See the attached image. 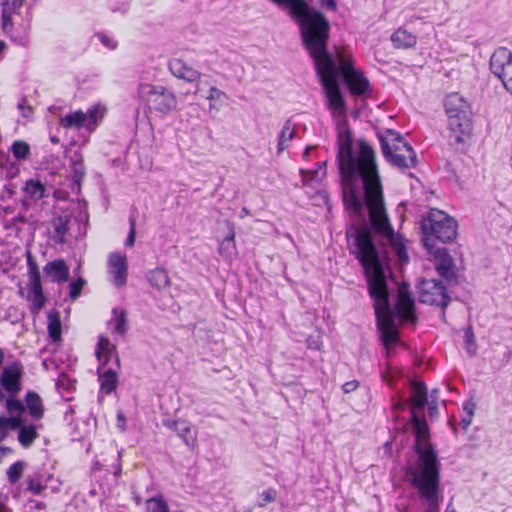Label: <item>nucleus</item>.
<instances>
[{
	"label": "nucleus",
	"instance_id": "obj_31",
	"mask_svg": "<svg viewBox=\"0 0 512 512\" xmlns=\"http://www.w3.org/2000/svg\"><path fill=\"white\" fill-rule=\"evenodd\" d=\"M113 319L115 321V332L118 334H125L128 330L127 312L121 308H114Z\"/></svg>",
	"mask_w": 512,
	"mask_h": 512
},
{
	"label": "nucleus",
	"instance_id": "obj_29",
	"mask_svg": "<svg viewBox=\"0 0 512 512\" xmlns=\"http://www.w3.org/2000/svg\"><path fill=\"white\" fill-rule=\"evenodd\" d=\"M115 347L111 345L108 338L100 336L96 356L102 365H106L112 356Z\"/></svg>",
	"mask_w": 512,
	"mask_h": 512
},
{
	"label": "nucleus",
	"instance_id": "obj_3",
	"mask_svg": "<svg viewBox=\"0 0 512 512\" xmlns=\"http://www.w3.org/2000/svg\"><path fill=\"white\" fill-rule=\"evenodd\" d=\"M347 235L354 238L353 253L364 269L368 293L374 302L376 324L382 341L385 346L395 344L398 341V332L389 303L385 274L386 252L375 245L371 232L366 228L352 226Z\"/></svg>",
	"mask_w": 512,
	"mask_h": 512
},
{
	"label": "nucleus",
	"instance_id": "obj_28",
	"mask_svg": "<svg viewBox=\"0 0 512 512\" xmlns=\"http://www.w3.org/2000/svg\"><path fill=\"white\" fill-rule=\"evenodd\" d=\"M48 332L54 342L61 340L60 313L56 310H52L48 313Z\"/></svg>",
	"mask_w": 512,
	"mask_h": 512
},
{
	"label": "nucleus",
	"instance_id": "obj_32",
	"mask_svg": "<svg viewBox=\"0 0 512 512\" xmlns=\"http://www.w3.org/2000/svg\"><path fill=\"white\" fill-rule=\"evenodd\" d=\"M176 433L188 447L195 445L196 432L192 433L191 426L186 421L182 420Z\"/></svg>",
	"mask_w": 512,
	"mask_h": 512
},
{
	"label": "nucleus",
	"instance_id": "obj_27",
	"mask_svg": "<svg viewBox=\"0 0 512 512\" xmlns=\"http://www.w3.org/2000/svg\"><path fill=\"white\" fill-rule=\"evenodd\" d=\"M37 437L36 426L33 424H22L18 430V441L24 448L30 447Z\"/></svg>",
	"mask_w": 512,
	"mask_h": 512
},
{
	"label": "nucleus",
	"instance_id": "obj_22",
	"mask_svg": "<svg viewBox=\"0 0 512 512\" xmlns=\"http://www.w3.org/2000/svg\"><path fill=\"white\" fill-rule=\"evenodd\" d=\"M103 366L98 368L99 372V381L101 385V389L109 394L116 388L117 384V374L112 368H108L107 370H103Z\"/></svg>",
	"mask_w": 512,
	"mask_h": 512
},
{
	"label": "nucleus",
	"instance_id": "obj_41",
	"mask_svg": "<svg viewBox=\"0 0 512 512\" xmlns=\"http://www.w3.org/2000/svg\"><path fill=\"white\" fill-rule=\"evenodd\" d=\"M6 408L10 414H21L25 411V406L22 401L10 397L6 400Z\"/></svg>",
	"mask_w": 512,
	"mask_h": 512
},
{
	"label": "nucleus",
	"instance_id": "obj_44",
	"mask_svg": "<svg viewBox=\"0 0 512 512\" xmlns=\"http://www.w3.org/2000/svg\"><path fill=\"white\" fill-rule=\"evenodd\" d=\"M84 284L85 281L82 278H79L70 284L69 296L72 300H76L80 296Z\"/></svg>",
	"mask_w": 512,
	"mask_h": 512
},
{
	"label": "nucleus",
	"instance_id": "obj_18",
	"mask_svg": "<svg viewBox=\"0 0 512 512\" xmlns=\"http://www.w3.org/2000/svg\"><path fill=\"white\" fill-rule=\"evenodd\" d=\"M20 377L21 372L16 365L5 367L1 376V386L11 395H15L21 389Z\"/></svg>",
	"mask_w": 512,
	"mask_h": 512
},
{
	"label": "nucleus",
	"instance_id": "obj_16",
	"mask_svg": "<svg viewBox=\"0 0 512 512\" xmlns=\"http://www.w3.org/2000/svg\"><path fill=\"white\" fill-rule=\"evenodd\" d=\"M395 311L396 314L406 322L414 323L416 321L415 301L411 296L407 283H402L398 287V299Z\"/></svg>",
	"mask_w": 512,
	"mask_h": 512
},
{
	"label": "nucleus",
	"instance_id": "obj_26",
	"mask_svg": "<svg viewBox=\"0 0 512 512\" xmlns=\"http://www.w3.org/2000/svg\"><path fill=\"white\" fill-rule=\"evenodd\" d=\"M106 113V108L100 104L94 105L89 108L85 113L86 117V129L92 131L98 125V123L103 119Z\"/></svg>",
	"mask_w": 512,
	"mask_h": 512
},
{
	"label": "nucleus",
	"instance_id": "obj_52",
	"mask_svg": "<svg viewBox=\"0 0 512 512\" xmlns=\"http://www.w3.org/2000/svg\"><path fill=\"white\" fill-rule=\"evenodd\" d=\"M320 4L322 7H325L327 9H330L332 11L337 10V3L336 0H320Z\"/></svg>",
	"mask_w": 512,
	"mask_h": 512
},
{
	"label": "nucleus",
	"instance_id": "obj_25",
	"mask_svg": "<svg viewBox=\"0 0 512 512\" xmlns=\"http://www.w3.org/2000/svg\"><path fill=\"white\" fill-rule=\"evenodd\" d=\"M391 41L396 48H410L416 44V37L404 29H398L392 34Z\"/></svg>",
	"mask_w": 512,
	"mask_h": 512
},
{
	"label": "nucleus",
	"instance_id": "obj_8",
	"mask_svg": "<svg viewBox=\"0 0 512 512\" xmlns=\"http://www.w3.org/2000/svg\"><path fill=\"white\" fill-rule=\"evenodd\" d=\"M315 68L327 98L328 107L334 112L343 113L345 102L337 82L338 69L334 60L317 64Z\"/></svg>",
	"mask_w": 512,
	"mask_h": 512
},
{
	"label": "nucleus",
	"instance_id": "obj_24",
	"mask_svg": "<svg viewBox=\"0 0 512 512\" xmlns=\"http://www.w3.org/2000/svg\"><path fill=\"white\" fill-rule=\"evenodd\" d=\"M26 407L32 418L38 420L43 417L44 408L40 396L33 391L26 394Z\"/></svg>",
	"mask_w": 512,
	"mask_h": 512
},
{
	"label": "nucleus",
	"instance_id": "obj_46",
	"mask_svg": "<svg viewBox=\"0 0 512 512\" xmlns=\"http://www.w3.org/2000/svg\"><path fill=\"white\" fill-rule=\"evenodd\" d=\"M226 96V94L219 90L217 87L215 86H211L209 88V93L208 95L204 96L205 99L209 100L210 102H216V101H220L222 97Z\"/></svg>",
	"mask_w": 512,
	"mask_h": 512
},
{
	"label": "nucleus",
	"instance_id": "obj_47",
	"mask_svg": "<svg viewBox=\"0 0 512 512\" xmlns=\"http://www.w3.org/2000/svg\"><path fill=\"white\" fill-rule=\"evenodd\" d=\"M276 498V491L274 489H268L261 494L260 507H264L267 503L273 502Z\"/></svg>",
	"mask_w": 512,
	"mask_h": 512
},
{
	"label": "nucleus",
	"instance_id": "obj_40",
	"mask_svg": "<svg viewBox=\"0 0 512 512\" xmlns=\"http://www.w3.org/2000/svg\"><path fill=\"white\" fill-rule=\"evenodd\" d=\"M23 469H24L23 462L18 461L16 463L12 464L7 470L8 480L11 483L17 482L23 473Z\"/></svg>",
	"mask_w": 512,
	"mask_h": 512
},
{
	"label": "nucleus",
	"instance_id": "obj_1",
	"mask_svg": "<svg viewBox=\"0 0 512 512\" xmlns=\"http://www.w3.org/2000/svg\"><path fill=\"white\" fill-rule=\"evenodd\" d=\"M358 147L357 151L352 149V140L348 134L340 137L337 160L344 205L359 220L365 219L364 205L355 187V181L361 179L364 203L373 231L391 245L401 263H406L409 260L406 247L395 233L387 214L375 152L364 139L358 141Z\"/></svg>",
	"mask_w": 512,
	"mask_h": 512
},
{
	"label": "nucleus",
	"instance_id": "obj_62",
	"mask_svg": "<svg viewBox=\"0 0 512 512\" xmlns=\"http://www.w3.org/2000/svg\"><path fill=\"white\" fill-rule=\"evenodd\" d=\"M250 214L249 210L246 208V207H243L242 210H241V214H240V217H245V216H248Z\"/></svg>",
	"mask_w": 512,
	"mask_h": 512
},
{
	"label": "nucleus",
	"instance_id": "obj_34",
	"mask_svg": "<svg viewBox=\"0 0 512 512\" xmlns=\"http://www.w3.org/2000/svg\"><path fill=\"white\" fill-rule=\"evenodd\" d=\"M282 10L288 11L290 17L306 2V0H271Z\"/></svg>",
	"mask_w": 512,
	"mask_h": 512
},
{
	"label": "nucleus",
	"instance_id": "obj_21",
	"mask_svg": "<svg viewBox=\"0 0 512 512\" xmlns=\"http://www.w3.org/2000/svg\"><path fill=\"white\" fill-rule=\"evenodd\" d=\"M147 280L152 287L162 290L170 286V278L168 272L163 268H156L147 274Z\"/></svg>",
	"mask_w": 512,
	"mask_h": 512
},
{
	"label": "nucleus",
	"instance_id": "obj_17",
	"mask_svg": "<svg viewBox=\"0 0 512 512\" xmlns=\"http://www.w3.org/2000/svg\"><path fill=\"white\" fill-rule=\"evenodd\" d=\"M108 272L112 277V283L116 287H122L127 282L128 265L126 256L114 252L109 255Z\"/></svg>",
	"mask_w": 512,
	"mask_h": 512
},
{
	"label": "nucleus",
	"instance_id": "obj_15",
	"mask_svg": "<svg viewBox=\"0 0 512 512\" xmlns=\"http://www.w3.org/2000/svg\"><path fill=\"white\" fill-rule=\"evenodd\" d=\"M169 71L178 79H182L188 83H197L196 93L202 91L201 81L202 74L189 66L180 58H173L168 63Z\"/></svg>",
	"mask_w": 512,
	"mask_h": 512
},
{
	"label": "nucleus",
	"instance_id": "obj_33",
	"mask_svg": "<svg viewBox=\"0 0 512 512\" xmlns=\"http://www.w3.org/2000/svg\"><path fill=\"white\" fill-rule=\"evenodd\" d=\"M11 152L17 160H26L30 154V146L25 141L16 140L11 146Z\"/></svg>",
	"mask_w": 512,
	"mask_h": 512
},
{
	"label": "nucleus",
	"instance_id": "obj_13",
	"mask_svg": "<svg viewBox=\"0 0 512 512\" xmlns=\"http://www.w3.org/2000/svg\"><path fill=\"white\" fill-rule=\"evenodd\" d=\"M434 266L438 274L445 280L446 285L452 286L456 283V265L446 249L438 248L435 250Z\"/></svg>",
	"mask_w": 512,
	"mask_h": 512
},
{
	"label": "nucleus",
	"instance_id": "obj_48",
	"mask_svg": "<svg viewBox=\"0 0 512 512\" xmlns=\"http://www.w3.org/2000/svg\"><path fill=\"white\" fill-rule=\"evenodd\" d=\"M18 109L22 112V116L25 118H30L33 114V108L28 104L25 98L18 103Z\"/></svg>",
	"mask_w": 512,
	"mask_h": 512
},
{
	"label": "nucleus",
	"instance_id": "obj_20",
	"mask_svg": "<svg viewBox=\"0 0 512 512\" xmlns=\"http://www.w3.org/2000/svg\"><path fill=\"white\" fill-rule=\"evenodd\" d=\"M44 273L53 282H65L69 278V268L62 259L47 263L44 267Z\"/></svg>",
	"mask_w": 512,
	"mask_h": 512
},
{
	"label": "nucleus",
	"instance_id": "obj_58",
	"mask_svg": "<svg viewBox=\"0 0 512 512\" xmlns=\"http://www.w3.org/2000/svg\"><path fill=\"white\" fill-rule=\"evenodd\" d=\"M101 42L107 47L114 48V45H110L109 39L105 36H101Z\"/></svg>",
	"mask_w": 512,
	"mask_h": 512
},
{
	"label": "nucleus",
	"instance_id": "obj_37",
	"mask_svg": "<svg viewBox=\"0 0 512 512\" xmlns=\"http://www.w3.org/2000/svg\"><path fill=\"white\" fill-rule=\"evenodd\" d=\"M23 419L20 415H15L11 417H0V433L4 432L7 428H10L11 430H16L22 426Z\"/></svg>",
	"mask_w": 512,
	"mask_h": 512
},
{
	"label": "nucleus",
	"instance_id": "obj_63",
	"mask_svg": "<svg viewBox=\"0 0 512 512\" xmlns=\"http://www.w3.org/2000/svg\"><path fill=\"white\" fill-rule=\"evenodd\" d=\"M438 393H439V391L437 389L432 390V392H431L432 400H435V401L437 400Z\"/></svg>",
	"mask_w": 512,
	"mask_h": 512
},
{
	"label": "nucleus",
	"instance_id": "obj_57",
	"mask_svg": "<svg viewBox=\"0 0 512 512\" xmlns=\"http://www.w3.org/2000/svg\"><path fill=\"white\" fill-rule=\"evenodd\" d=\"M429 405V411H430V414L431 416L433 415V413L435 412L436 410V407H437V403L435 402V400H431V402L428 404Z\"/></svg>",
	"mask_w": 512,
	"mask_h": 512
},
{
	"label": "nucleus",
	"instance_id": "obj_54",
	"mask_svg": "<svg viewBox=\"0 0 512 512\" xmlns=\"http://www.w3.org/2000/svg\"><path fill=\"white\" fill-rule=\"evenodd\" d=\"M117 426L124 431L126 428V418L123 413L119 412L117 414Z\"/></svg>",
	"mask_w": 512,
	"mask_h": 512
},
{
	"label": "nucleus",
	"instance_id": "obj_61",
	"mask_svg": "<svg viewBox=\"0 0 512 512\" xmlns=\"http://www.w3.org/2000/svg\"><path fill=\"white\" fill-rule=\"evenodd\" d=\"M0 512H12L4 503L0 502Z\"/></svg>",
	"mask_w": 512,
	"mask_h": 512
},
{
	"label": "nucleus",
	"instance_id": "obj_64",
	"mask_svg": "<svg viewBox=\"0 0 512 512\" xmlns=\"http://www.w3.org/2000/svg\"><path fill=\"white\" fill-rule=\"evenodd\" d=\"M445 512H456V510L452 505H448Z\"/></svg>",
	"mask_w": 512,
	"mask_h": 512
},
{
	"label": "nucleus",
	"instance_id": "obj_5",
	"mask_svg": "<svg viewBox=\"0 0 512 512\" xmlns=\"http://www.w3.org/2000/svg\"><path fill=\"white\" fill-rule=\"evenodd\" d=\"M444 107L448 116L450 143L454 146L463 145L472 134L470 104L459 93H451L445 98Z\"/></svg>",
	"mask_w": 512,
	"mask_h": 512
},
{
	"label": "nucleus",
	"instance_id": "obj_14",
	"mask_svg": "<svg viewBox=\"0 0 512 512\" xmlns=\"http://www.w3.org/2000/svg\"><path fill=\"white\" fill-rule=\"evenodd\" d=\"M149 96V102L154 108L162 113H167L176 106V98L172 92H169L163 86L146 85Z\"/></svg>",
	"mask_w": 512,
	"mask_h": 512
},
{
	"label": "nucleus",
	"instance_id": "obj_39",
	"mask_svg": "<svg viewBox=\"0 0 512 512\" xmlns=\"http://www.w3.org/2000/svg\"><path fill=\"white\" fill-rule=\"evenodd\" d=\"M235 234L232 231L219 245V253L224 255L225 257L231 256L232 252L235 250L234 243Z\"/></svg>",
	"mask_w": 512,
	"mask_h": 512
},
{
	"label": "nucleus",
	"instance_id": "obj_10",
	"mask_svg": "<svg viewBox=\"0 0 512 512\" xmlns=\"http://www.w3.org/2000/svg\"><path fill=\"white\" fill-rule=\"evenodd\" d=\"M29 283L27 286V300L31 303V311L38 314L43 308L46 298L43 294L41 276L36 260L30 251L26 252Z\"/></svg>",
	"mask_w": 512,
	"mask_h": 512
},
{
	"label": "nucleus",
	"instance_id": "obj_30",
	"mask_svg": "<svg viewBox=\"0 0 512 512\" xmlns=\"http://www.w3.org/2000/svg\"><path fill=\"white\" fill-rule=\"evenodd\" d=\"M295 131L290 120H287L282 127L278 140V153L283 152L289 142L294 138Z\"/></svg>",
	"mask_w": 512,
	"mask_h": 512
},
{
	"label": "nucleus",
	"instance_id": "obj_56",
	"mask_svg": "<svg viewBox=\"0 0 512 512\" xmlns=\"http://www.w3.org/2000/svg\"><path fill=\"white\" fill-rule=\"evenodd\" d=\"M407 407V401H397L394 405H393V409L394 410H399V411H403L405 410Z\"/></svg>",
	"mask_w": 512,
	"mask_h": 512
},
{
	"label": "nucleus",
	"instance_id": "obj_38",
	"mask_svg": "<svg viewBox=\"0 0 512 512\" xmlns=\"http://www.w3.org/2000/svg\"><path fill=\"white\" fill-rule=\"evenodd\" d=\"M71 167L73 171V180L75 183L80 184L85 176V166L81 157H77L71 161Z\"/></svg>",
	"mask_w": 512,
	"mask_h": 512
},
{
	"label": "nucleus",
	"instance_id": "obj_36",
	"mask_svg": "<svg viewBox=\"0 0 512 512\" xmlns=\"http://www.w3.org/2000/svg\"><path fill=\"white\" fill-rule=\"evenodd\" d=\"M67 219L64 217H58L54 220L53 226H54V232H55V241L57 243H64L65 241V234L67 233Z\"/></svg>",
	"mask_w": 512,
	"mask_h": 512
},
{
	"label": "nucleus",
	"instance_id": "obj_42",
	"mask_svg": "<svg viewBox=\"0 0 512 512\" xmlns=\"http://www.w3.org/2000/svg\"><path fill=\"white\" fill-rule=\"evenodd\" d=\"M464 337H465V343H466L467 352L471 356H474L476 354V352H477V349H476V343H475L474 334H473V331H472L471 327H468L465 330Z\"/></svg>",
	"mask_w": 512,
	"mask_h": 512
},
{
	"label": "nucleus",
	"instance_id": "obj_50",
	"mask_svg": "<svg viewBox=\"0 0 512 512\" xmlns=\"http://www.w3.org/2000/svg\"><path fill=\"white\" fill-rule=\"evenodd\" d=\"M359 387V382L357 380L348 381L343 384L342 389L344 393H351L355 391Z\"/></svg>",
	"mask_w": 512,
	"mask_h": 512
},
{
	"label": "nucleus",
	"instance_id": "obj_53",
	"mask_svg": "<svg viewBox=\"0 0 512 512\" xmlns=\"http://www.w3.org/2000/svg\"><path fill=\"white\" fill-rule=\"evenodd\" d=\"M475 404L473 402H467L465 403L463 407L464 414H467L468 416L473 417L475 413Z\"/></svg>",
	"mask_w": 512,
	"mask_h": 512
},
{
	"label": "nucleus",
	"instance_id": "obj_6",
	"mask_svg": "<svg viewBox=\"0 0 512 512\" xmlns=\"http://www.w3.org/2000/svg\"><path fill=\"white\" fill-rule=\"evenodd\" d=\"M382 153L392 165L400 168H413L417 163V156L413 148L403 136L396 131L386 130L379 136Z\"/></svg>",
	"mask_w": 512,
	"mask_h": 512
},
{
	"label": "nucleus",
	"instance_id": "obj_2",
	"mask_svg": "<svg viewBox=\"0 0 512 512\" xmlns=\"http://www.w3.org/2000/svg\"><path fill=\"white\" fill-rule=\"evenodd\" d=\"M411 424L415 434L417 460L407 468L412 487L422 501L424 512H439L442 500L440 491L441 464L432 444L429 442V429L424 417L419 415L428 402L427 387L423 382L411 384Z\"/></svg>",
	"mask_w": 512,
	"mask_h": 512
},
{
	"label": "nucleus",
	"instance_id": "obj_43",
	"mask_svg": "<svg viewBox=\"0 0 512 512\" xmlns=\"http://www.w3.org/2000/svg\"><path fill=\"white\" fill-rule=\"evenodd\" d=\"M45 487L39 478H30L27 483V490L34 495L41 494Z\"/></svg>",
	"mask_w": 512,
	"mask_h": 512
},
{
	"label": "nucleus",
	"instance_id": "obj_4",
	"mask_svg": "<svg viewBox=\"0 0 512 512\" xmlns=\"http://www.w3.org/2000/svg\"><path fill=\"white\" fill-rule=\"evenodd\" d=\"M291 18L298 25L303 45L314 64L333 60L327 51L330 23L325 15L306 1Z\"/></svg>",
	"mask_w": 512,
	"mask_h": 512
},
{
	"label": "nucleus",
	"instance_id": "obj_7",
	"mask_svg": "<svg viewBox=\"0 0 512 512\" xmlns=\"http://www.w3.org/2000/svg\"><path fill=\"white\" fill-rule=\"evenodd\" d=\"M423 231L424 246L431 250L433 244L432 238L446 243L455 239L457 235V222L446 213L438 209H431L428 216L421 222Z\"/></svg>",
	"mask_w": 512,
	"mask_h": 512
},
{
	"label": "nucleus",
	"instance_id": "obj_23",
	"mask_svg": "<svg viewBox=\"0 0 512 512\" xmlns=\"http://www.w3.org/2000/svg\"><path fill=\"white\" fill-rule=\"evenodd\" d=\"M60 125L63 128H86V117L85 112L77 110L71 112L60 119Z\"/></svg>",
	"mask_w": 512,
	"mask_h": 512
},
{
	"label": "nucleus",
	"instance_id": "obj_55",
	"mask_svg": "<svg viewBox=\"0 0 512 512\" xmlns=\"http://www.w3.org/2000/svg\"><path fill=\"white\" fill-rule=\"evenodd\" d=\"M472 419H473V417L468 416L467 414H464V415L462 416V418H461V425H462V428H463L464 430H467V429H468V427L471 425V423H472Z\"/></svg>",
	"mask_w": 512,
	"mask_h": 512
},
{
	"label": "nucleus",
	"instance_id": "obj_51",
	"mask_svg": "<svg viewBox=\"0 0 512 512\" xmlns=\"http://www.w3.org/2000/svg\"><path fill=\"white\" fill-rule=\"evenodd\" d=\"M321 344L322 343H321V341L318 338H314V337L310 336L307 339V345L311 349L319 350L320 347H321Z\"/></svg>",
	"mask_w": 512,
	"mask_h": 512
},
{
	"label": "nucleus",
	"instance_id": "obj_9",
	"mask_svg": "<svg viewBox=\"0 0 512 512\" xmlns=\"http://www.w3.org/2000/svg\"><path fill=\"white\" fill-rule=\"evenodd\" d=\"M339 61L338 73H341L344 81L354 95L367 96L370 94V84L362 72L356 70L352 65V57L342 50L337 51Z\"/></svg>",
	"mask_w": 512,
	"mask_h": 512
},
{
	"label": "nucleus",
	"instance_id": "obj_12",
	"mask_svg": "<svg viewBox=\"0 0 512 512\" xmlns=\"http://www.w3.org/2000/svg\"><path fill=\"white\" fill-rule=\"evenodd\" d=\"M490 70L512 94V52L505 47L498 48L491 56Z\"/></svg>",
	"mask_w": 512,
	"mask_h": 512
},
{
	"label": "nucleus",
	"instance_id": "obj_59",
	"mask_svg": "<svg viewBox=\"0 0 512 512\" xmlns=\"http://www.w3.org/2000/svg\"><path fill=\"white\" fill-rule=\"evenodd\" d=\"M8 161V156L5 154H0V166H4V164Z\"/></svg>",
	"mask_w": 512,
	"mask_h": 512
},
{
	"label": "nucleus",
	"instance_id": "obj_19",
	"mask_svg": "<svg viewBox=\"0 0 512 512\" xmlns=\"http://www.w3.org/2000/svg\"><path fill=\"white\" fill-rule=\"evenodd\" d=\"M25 0H1L2 30L8 33L13 28L12 16L19 12Z\"/></svg>",
	"mask_w": 512,
	"mask_h": 512
},
{
	"label": "nucleus",
	"instance_id": "obj_11",
	"mask_svg": "<svg viewBox=\"0 0 512 512\" xmlns=\"http://www.w3.org/2000/svg\"><path fill=\"white\" fill-rule=\"evenodd\" d=\"M419 300L422 303L438 305L443 309L441 318L445 320L444 309L448 306L450 297L442 281L436 279H423L419 283Z\"/></svg>",
	"mask_w": 512,
	"mask_h": 512
},
{
	"label": "nucleus",
	"instance_id": "obj_35",
	"mask_svg": "<svg viewBox=\"0 0 512 512\" xmlns=\"http://www.w3.org/2000/svg\"><path fill=\"white\" fill-rule=\"evenodd\" d=\"M25 191L34 200H39L44 196L45 188L40 181L31 179L26 182Z\"/></svg>",
	"mask_w": 512,
	"mask_h": 512
},
{
	"label": "nucleus",
	"instance_id": "obj_60",
	"mask_svg": "<svg viewBox=\"0 0 512 512\" xmlns=\"http://www.w3.org/2000/svg\"><path fill=\"white\" fill-rule=\"evenodd\" d=\"M35 508L37 509H45L46 508V504L44 502H40V501H35Z\"/></svg>",
	"mask_w": 512,
	"mask_h": 512
},
{
	"label": "nucleus",
	"instance_id": "obj_45",
	"mask_svg": "<svg viewBox=\"0 0 512 512\" xmlns=\"http://www.w3.org/2000/svg\"><path fill=\"white\" fill-rule=\"evenodd\" d=\"M129 223H130V229H129V234L127 236L125 244H126V246L133 247L134 243H135V236H136V219H135V217H130Z\"/></svg>",
	"mask_w": 512,
	"mask_h": 512
},
{
	"label": "nucleus",
	"instance_id": "obj_49",
	"mask_svg": "<svg viewBox=\"0 0 512 512\" xmlns=\"http://www.w3.org/2000/svg\"><path fill=\"white\" fill-rule=\"evenodd\" d=\"M181 422H182V420H172V419L167 418L162 421V424L166 428L177 432Z\"/></svg>",
	"mask_w": 512,
	"mask_h": 512
}]
</instances>
